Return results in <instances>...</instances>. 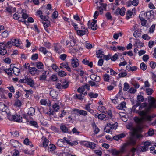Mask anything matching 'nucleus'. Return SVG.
<instances>
[{
    "mask_svg": "<svg viewBox=\"0 0 156 156\" xmlns=\"http://www.w3.org/2000/svg\"><path fill=\"white\" fill-rule=\"evenodd\" d=\"M148 105L147 103L141 104L139 106V110L140 111L139 112V115L143 116V119H146L150 117L147 116V112H149L151 108H156V101L153 97L149 96L148 97Z\"/></svg>",
    "mask_w": 156,
    "mask_h": 156,
    "instance_id": "nucleus-1",
    "label": "nucleus"
},
{
    "mask_svg": "<svg viewBox=\"0 0 156 156\" xmlns=\"http://www.w3.org/2000/svg\"><path fill=\"white\" fill-rule=\"evenodd\" d=\"M118 126L117 123L116 122L113 123L109 122L106 124L104 128V130L107 133L112 134V130H115Z\"/></svg>",
    "mask_w": 156,
    "mask_h": 156,
    "instance_id": "nucleus-2",
    "label": "nucleus"
},
{
    "mask_svg": "<svg viewBox=\"0 0 156 156\" xmlns=\"http://www.w3.org/2000/svg\"><path fill=\"white\" fill-rule=\"evenodd\" d=\"M20 82L22 83H26L31 87H33L35 85L34 80L31 78L25 77L24 79H20Z\"/></svg>",
    "mask_w": 156,
    "mask_h": 156,
    "instance_id": "nucleus-3",
    "label": "nucleus"
},
{
    "mask_svg": "<svg viewBox=\"0 0 156 156\" xmlns=\"http://www.w3.org/2000/svg\"><path fill=\"white\" fill-rule=\"evenodd\" d=\"M80 29L77 32L78 35L80 36H82L85 34H88V29L85 28L84 26L80 25Z\"/></svg>",
    "mask_w": 156,
    "mask_h": 156,
    "instance_id": "nucleus-4",
    "label": "nucleus"
},
{
    "mask_svg": "<svg viewBox=\"0 0 156 156\" xmlns=\"http://www.w3.org/2000/svg\"><path fill=\"white\" fill-rule=\"evenodd\" d=\"M97 20L95 19H93L92 22L89 21L87 24L89 27H90L92 29L94 30H96L98 28V27L97 24Z\"/></svg>",
    "mask_w": 156,
    "mask_h": 156,
    "instance_id": "nucleus-5",
    "label": "nucleus"
},
{
    "mask_svg": "<svg viewBox=\"0 0 156 156\" xmlns=\"http://www.w3.org/2000/svg\"><path fill=\"white\" fill-rule=\"evenodd\" d=\"M148 112H147L146 114H147V116H149L150 117V118H147V119H143V116H142V115H140V118H137V119L136 120V121L138 123H140L143 121L146 120L151 121V120L152 118L154 117L155 116V115H153L151 116H150L149 115Z\"/></svg>",
    "mask_w": 156,
    "mask_h": 156,
    "instance_id": "nucleus-6",
    "label": "nucleus"
},
{
    "mask_svg": "<svg viewBox=\"0 0 156 156\" xmlns=\"http://www.w3.org/2000/svg\"><path fill=\"white\" fill-rule=\"evenodd\" d=\"M29 68V72L32 75H34L35 74L38 75L40 71L37 69L36 68L34 67H30Z\"/></svg>",
    "mask_w": 156,
    "mask_h": 156,
    "instance_id": "nucleus-7",
    "label": "nucleus"
},
{
    "mask_svg": "<svg viewBox=\"0 0 156 156\" xmlns=\"http://www.w3.org/2000/svg\"><path fill=\"white\" fill-rule=\"evenodd\" d=\"M83 145L89 147L91 149H94L95 147V145L96 144L94 143L85 141L83 142Z\"/></svg>",
    "mask_w": 156,
    "mask_h": 156,
    "instance_id": "nucleus-8",
    "label": "nucleus"
},
{
    "mask_svg": "<svg viewBox=\"0 0 156 156\" xmlns=\"http://www.w3.org/2000/svg\"><path fill=\"white\" fill-rule=\"evenodd\" d=\"M0 110L3 112L9 113V110L7 109V106L2 102H0Z\"/></svg>",
    "mask_w": 156,
    "mask_h": 156,
    "instance_id": "nucleus-9",
    "label": "nucleus"
},
{
    "mask_svg": "<svg viewBox=\"0 0 156 156\" xmlns=\"http://www.w3.org/2000/svg\"><path fill=\"white\" fill-rule=\"evenodd\" d=\"M136 143V139L133 137H132L130 138L126 143L127 145H131L134 146Z\"/></svg>",
    "mask_w": 156,
    "mask_h": 156,
    "instance_id": "nucleus-10",
    "label": "nucleus"
},
{
    "mask_svg": "<svg viewBox=\"0 0 156 156\" xmlns=\"http://www.w3.org/2000/svg\"><path fill=\"white\" fill-rule=\"evenodd\" d=\"M71 65L73 68H76L78 66L79 63L78 59L76 58H73L71 59Z\"/></svg>",
    "mask_w": 156,
    "mask_h": 156,
    "instance_id": "nucleus-11",
    "label": "nucleus"
},
{
    "mask_svg": "<svg viewBox=\"0 0 156 156\" xmlns=\"http://www.w3.org/2000/svg\"><path fill=\"white\" fill-rule=\"evenodd\" d=\"M125 9L122 7L121 9L118 8L116 10L115 13L117 14H119L122 16H123L125 14Z\"/></svg>",
    "mask_w": 156,
    "mask_h": 156,
    "instance_id": "nucleus-12",
    "label": "nucleus"
},
{
    "mask_svg": "<svg viewBox=\"0 0 156 156\" xmlns=\"http://www.w3.org/2000/svg\"><path fill=\"white\" fill-rule=\"evenodd\" d=\"M126 134L125 133H122L113 136V139L115 140H118L121 139L125 137Z\"/></svg>",
    "mask_w": 156,
    "mask_h": 156,
    "instance_id": "nucleus-13",
    "label": "nucleus"
},
{
    "mask_svg": "<svg viewBox=\"0 0 156 156\" xmlns=\"http://www.w3.org/2000/svg\"><path fill=\"white\" fill-rule=\"evenodd\" d=\"M10 143L13 147L15 148H18L21 145L17 141L14 140H12L10 141Z\"/></svg>",
    "mask_w": 156,
    "mask_h": 156,
    "instance_id": "nucleus-14",
    "label": "nucleus"
},
{
    "mask_svg": "<svg viewBox=\"0 0 156 156\" xmlns=\"http://www.w3.org/2000/svg\"><path fill=\"white\" fill-rule=\"evenodd\" d=\"M128 129L133 130L132 134L133 135H135L137 132V130L135 128L132 127V124H129L127 126Z\"/></svg>",
    "mask_w": 156,
    "mask_h": 156,
    "instance_id": "nucleus-15",
    "label": "nucleus"
},
{
    "mask_svg": "<svg viewBox=\"0 0 156 156\" xmlns=\"http://www.w3.org/2000/svg\"><path fill=\"white\" fill-rule=\"evenodd\" d=\"M12 70L13 73L16 76H18L20 73V69L16 67L12 66Z\"/></svg>",
    "mask_w": 156,
    "mask_h": 156,
    "instance_id": "nucleus-16",
    "label": "nucleus"
},
{
    "mask_svg": "<svg viewBox=\"0 0 156 156\" xmlns=\"http://www.w3.org/2000/svg\"><path fill=\"white\" fill-rule=\"evenodd\" d=\"M82 62L84 65H87L88 66L91 68L93 66V63L92 62H90L86 58H84L82 61Z\"/></svg>",
    "mask_w": 156,
    "mask_h": 156,
    "instance_id": "nucleus-17",
    "label": "nucleus"
},
{
    "mask_svg": "<svg viewBox=\"0 0 156 156\" xmlns=\"http://www.w3.org/2000/svg\"><path fill=\"white\" fill-rule=\"evenodd\" d=\"M106 4L101 3V5L99 7L98 10H99V14H102L103 13V11L104 10H105L106 6Z\"/></svg>",
    "mask_w": 156,
    "mask_h": 156,
    "instance_id": "nucleus-18",
    "label": "nucleus"
},
{
    "mask_svg": "<svg viewBox=\"0 0 156 156\" xmlns=\"http://www.w3.org/2000/svg\"><path fill=\"white\" fill-rule=\"evenodd\" d=\"M13 65L11 64L10 66L9 69H5L4 72H5L9 76H11L12 73V70Z\"/></svg>",
    "mask_w": 156,
    "mask_h": 156,
    "instance_id": "nucleus-19",
    "label": "nucleus"
},
{
    "mask_svg": "<svg viewBox=\"0 0 156 156\" xmlns=\"http://www.w3.org/2000/svg\"><path fill=\"white\" fill-rule=\"evenodd\" d=\"M137 98L138 100V101H137V103L136 105L137 106H138L140 105V103L139 102H143L144 100V98L143 96L141 95H139L137 96Z\"/></svg>",
    "mask_w": 156,
    "mask_h": 156,
    "instance_id": "nucleus-20",
    "label": "nucleus"
},
{
    "mask_svg": "<svg viewBox=\"0 0 156 156\" xmlns=\"http://www.w3.org/2000/svg\"><path fill=\"white\" fill-rule=\"evenodd\" d=\"M8 113H6L7 115V117L8 118V119L11 121L14 120L18 121V119H16L15 118V117H14V115H11L10 114L9 110Z\"/></svg>",
    "mask_w": 156,
    "mask_h": 156,
    "instance_id": "nucleus-21",
    "label": "nucleus"
},
{
    "mask_svg": "<svg viewBox=\"0 0 156 156\" xmlns=\"http://www.w3.org/2000/svg\"><path fill=\"white\" fill-rule=\"evenodd\" d=\"M60 129L61 131L64 133H66L68 132V129L66 126L63 124H62L60 126Z\"/></svg>",
    "mask_w": 156,
    "mask_h": 156,
    "instance_id": "nucleus-22",
    "label": "nucleus"
},
{
    "mask_svg": "<svg viewBox=\"0 0 156 156\" xmlns=\"http://www.w3.org/2000/svg\"><path fill=\"white\" fill-rule=\"evenodd\" d=\"M133 11H136L135 8L132 9V11L131 10H128L126 12V19L128 20L131 17L132 15L133 14Z\"/></svg>",
    "mask_w": 156,
    "mask_h": 156,
    "instance_id": "nucleus-23",
    "label": "nucleus"
},
{
    "mask_svg": "<svg viewBox=\"0 0 156 156\" xmlns=\"http://www.w3.org/2000/svg\"><path fill=\"white\" fill-rule=\"evenodd\" d=\"M13 45L16 47L19 46L20 44L21 41L18 39H14L12 41Z\"/></svg>",
    "mask_w": 156,
    "mask_h": 156,
    "instance_id": "nucleus-24",
    "label": "nucleus"
},
{
    "mask_svg": "<svg viewBox=\"0 0 156 156\" xmlns=\"http://www.w3.org/2000/svg\"><path fill=\"white\" fill-rule=\"evenodd\" d=\"M35 112V109L33 107H30L28 110L27 114L30 115H34Z\"/></svg>",
    "mask_w": 156,
    "mask_h": 156,
    "instance_id": "nucleus-25",
    "label": "nucleus"
},
{
    "mask_svg": "<svg viewBox=\"0 0 156 156\" xmlns=\"http://www.w3.org/2000/svg\"><path fill=\"white\" fill-rule=\"evenodd\" d=\"M126 103L125 102H122L117 107V108L118 109L122 110L126 107Z\"/></svg>",
    "mask_w": 156,
    "mask_h": 156,
    "instance_id": "nucleus-26",
    "label": "nucleus"
},
{
    "mask_svg": "<svg viewBox=\"0 0 156 156\" xmlns=\"http://www.w3.org/2000/svg\"><path fill=\"white\" fill-rule=\"evenodd\" d=\"M4 90L2 88H0V101L2 99H5L6 98V97L4 94Z\"/></svg>",
    "mask_w": 156,
    "mask_h": 156,
    "instance_id": "nucleus-27",
    "label": "nucleus"
},
{
    "mask_svg": "<svg viewBox=\"0 0 156 156\" xmlns=\"http://www.w3.org/2000/svg\"><path fill=\"white\" fill-rule=\"evenodd\" d=\"M50 94L53 98L57 99L58 96L57 92L54 90L51 91L50 93Z\"/></svg>",
    "mask_w": 156,
    "mask_h": 156,
    "instance_id": "nucleus-28",
    "label": "nucleus"
},
{
    "mask_svg": "<svg viewBox=\"0 0 156 156\" xmlns=\"http://www.w3.org/2000/svg\"><path fill=\"white\" fill-rule=\"evenodd\" d=\"M93 129L94 131L95 134L98 133V127L96 124L94 122H93L91 124Z\"/></svg>",
    "mask_w": 156,
    "mask_h": 156,
    "instance_id": "nucleus-29",
    "label": "nucleus"
},
{
    "mask_svg": "<svg viewBox=\"0 0 156 156\" xmlns=\"http://www.w3.org/2000/svg\"><path fill=\"white\" fill-rule=\"evenodd\" d=\"M55 48L56 52L58 53H62V51H64L62 49L61 47L59 45H56L55 47Z\"/></svg>",
    "mask_w": 156,
    "mask_h": 156,
    "instance_id": "nucleus-30",
    "label": "nucleus"
},
{
    "mask_svg": "<svg viewBox=\"0 0 156 156\" xmlns=\"http://www.w3.org/2000/svg\"><path fill=\"white\" fill-rule=\"evenodd\" d=\"M42 23L44 28L46 30V28L50 25V22L48 20H44L42 22Z\"/></svg>",
    "mask_w": 156,
    "mask_h": 156,
    "instance_id": "nucleus-31",
    "label": "nucleus"
},
{
    "mask_svg": "<svg viewBox=\"0 0 156 156\" xmlns=\"http://www.w3.org/2000/svg\"><path fill=\"white\" fill-rule=\"evenodd\" d=\"M28 15L25 13H23L22 14V20L23 21V22H24V23L27 25H28L26 23L27 22L26 20H25V19H27V18H28Z\"/></svg>",
    "mask_w": 156,
    "mask_h": 156,
    "instance_id": "nucleus-32",
    "label": "nucleus"
},
{
    "mask_svg": "<svg viewBox=\"0 0 156 156\" xmlns=\"http://www.w3.org/2000/svg\"><path fill=\"white\" fill-rule=\"evenodd\" d=\"M65 143L64 141L62 139L59 140L57 142V145L60 147L64 146V143Z\"/></svg>",
    "mask_w": 156,
    "mask_h": 156,
    "instance_id": "nucleus-33",
    "label": "nucleus"
},
{
    "mask_svg": "<svg viewBox=\"0 0 156 156\" xmlns=\"http://www.w3.org/2000/svg\"><path fill=\"white\" fill-rule=\"evenodd\" d=\"M13 17L15 20H18L20 21H23L22 20V18L19 16L18 13H15L13 15Z\"/></svg>",
    "mask_w": 156,
    "mask_h": 156,
    "instance_id": "nucleus-34",
    "label": "nucleus"
},
{
    "mask_svg": "<svg viewBox=\"0 0 156 156\" xmlns=\"http://www.w3.org/2000/svg\"><path fill=\"white\" fill-rule=\"evenodd\" d=\"M62 85L63 89H66L69 86V82L68 81L65 80L62 82Z\"/></svg>",
    "mask_w": 156,
    "mask_h": 156,
    "instance_id": "nucleus-35",
    "label": "nucleus"
},
{
    "mask_svg": "<svg viewBox=\"0 0 156 156\" xmlns=\"http://www.w3.org/2000/svg\"><path fill=\"white\" fill-rule=\"evenodd\" d=\"M23 143L26 145H27L30 146L31 147H33V145L32 144L31 142L27 138H26L24 140Z\"/></svg>",
    "mask_w": 156,
    "mask_h": 156,
    "instance_id": "nucleus-36",
    "label": "nucleus"
},
{
    "mask_svg": "<svg viewBox=\"0 0 156 156\" xmlns=\"http://www.w3.org/2000/svg\"><path fill=\"white\" fill-rule=\"evenodd\" d=\"M104 55V53L103 49H101L98 50V58H102Z\"/></svg>",
    "mask_w": 156,
    "mask_h": 156,
    "instance_id": "nucleus-37",
    "label": "nucleus"
},
{
    "mask_svg": "<svg viewBox=\"0 0 156 156\" xmlns=\"http://www.w3.org/2000/svg\"><path fill=\"white\" fill-rule=\"evenodd\" d=\"M139 2L138 0H133V1H129V3L130 4H132L134 6H137L138 3Z\"/></svg>",
    "mask_w": 156,
    "mask_h": 156,
    "instance_id": "nucleus-38",
    "label": "nucleus"
},
{
    "mask_svg": "<svg viewBox=\"0 0 156 156\" xmlns=\"http://www.w3.org/2000/svg\"><path fill=\"white\" fill-rule=\"evenodd\" d=\"M111 153L112 154V155L116 156L120 153V151L116 150L115 149H112L111 151Z\"/></svg>",
    "mask_w": 156,
    "mask_h": 156,
    "instance_id": "nucleus-39",
    "label": "nucleus"
},
{
    "mask_svg": "<svg viewBox=\"0 0 156 156\" xmlns=\"http://www.w3.org/2000/svg\"><path fill=\"white\" fill-rule=\"evenodd\" d=\"M39 51L44 55L46 54L48 52L46 48L43 47H41L39 48Z\"/></svg>",
    "mask_w": 156,
    "mask_h": 156,
    "instance_id": "nucleus-40",
    "label": "nucleus"
},
{
    "mask_svg": "<svg viewBox=\"0 0 156 156\" xmlns=\"http://www.w3.org/2000/svg\"><path fill=\"white\" fill-rule=\"evenodd\" d=\"M136 47H143L144 45V43L140 41L137 40L135 45Z\"/></svg>",
    "mask_w": 156,
    "mask_h": 156,
    "instance_id": "nucleus-41",
    "label": "nucleus"
},
{
    "mask_svg": "<svg viewBox=\"0 0 156 156\" xmlns=\"http://www.w3.org/2000/svg\"><path fill=\"white\" fill-rule=\"evenodd\" d=\"M47 71H45L42 73L41 76L40 77L39 80H45L46 76V73Z\"/></svg>",
    "mask_w": 156,
    "mask_h": 156,
    "instance_id": "nucleus-42",
    "label": "nucleus"
},
{
    "mask_svg": "<svg viewBox=\"0 0 156 156\" xmlns=\"http://www.w3.org/2000/svg\"><path fill=\"white\" fill-rule=\"evenodd\" d=\"M53 112H57L59 109V106L58 104L55 103L52 106Z\"/></svg>",
    "mask_w": 156,
    "mask_h": 156,
    "instance_id": "nucleus-43",
    "label": "nucleus"
},
{
    "mask_svg": "<svg viewBox=\"0 0 156 156\" xmlns=\"http://www.w3.org/2000/svg\"><path fill=\"white\" fill-rule=\"evenodd\" d=\"M48 142L49 140L46 138H44V141L43 142V146L44 147H47L48 145Z\"/></svg>",
    "mask_w": 156,
    "mask_h": 156,
    "instance_id": "nucleus-44",
    "label": "nucleus"
},
{
    "mask_svg": "<svg viewBox=\"0 0 156 156\" xmlns=\"http://www.w3.org/2000/svg\"><path fill=\"white\" fill-rule=\"evenodd\" d=\"M36 66L39 69H42L44 68L43 64L40 62L36 63Z\"/></svg>",
    "mask_w": 156,
    "mask_h": 156,
    "instance_id": "nucleus-45",
    "label": "nucleus"
},
{
    "mask_svg": "<svg viewBox=\"0 0 156 156\" xmlns=\"http://www.w3.org/2000/svg\"><path fill=\"white\" fill-rule=\"evenodd\" d=\"M14 117L17 120L18 119V121H15L18 122H22V117L20 115H14Z\"/></svg>",
    "mask_w": 156,
    "mask_h": 156,
    "instance_id": "nucleus-46",
    "label": "nucleus"
},
{
    "mask_svg": "<svg viewBox=\"0 0 156 156\" xmlns=\"http://www.w3.org/2000/svg\"><path fill=\"white\" fill-rule=\"evenodd\" d=\"M147 94L148 95H151L153 92V90L151 88H147L145 89Z\"/></svg>",
    "mask_w": 156,
    "mask_h": 156,
    "instance_id": "nucleus-47",
    "label": "nucleus"
},
{
    "mask_svg": "<svg viewBox=\"0 0 156 156\" xmlns=\"http://www.w3.org/2000/svg\"><path fill=\"white\" fill-rule=\"evenodd\" d=\"M106 109L103 105H99L98 106V110L101 112L103 113L105 112Z\"/></svg>",
    "mask_w": 156,
    "mask_h": 156,
    "instance_id": "nucleus-48",
    "label": "nucleus"
},
{
    "mask_svg": "<svg viewBox=\"0 0 156 156\" xmlns=\"http://www.w3.org/2000/svg\"><path fill=\"white\" fill-rule=\"evenodd\" d=\"M106 115L103 114H100L98 115V119L101 120H106Z\"/></svg>",
    "mask_w": 156,
    "mask_h": 156,
    "instance_id": "nucleus-49",
    "label": "nucleus"
},
{
    "mask_svg": "<svg viewBox=\"0 0 156 156\" xmlns=\"http://www.w3.org/2000/svg\"><path fill=\"white\" fill-rule=\"evenodd\" d=\"M88 95L91 98H96L98 96V94H94L93 92H91L89 93Z\"/></svg>",
    "mask_w": 156,
    "mask_h": 156,
    "instance_id": "nucleus-50",
    "label": "nucleus"
},
{
    "mask_svg": "<svg viewBox=\"0 0 156 156\" xmlns=\"http://www.w3.org/2000/svg\"><path fill=\"white\" fill-rule=\"evenodd\" d=\"M78 111V113L81 115L86 116L87 115V112L85 111L80 110V111Z\"/></svg>",
    "mask_w": 156,
    "mask_h": 156,
    "instance_id": "nucleus-51",
    "label": "nucleus"
},
{
    "mask_svg": "<svg viewBox=\"0 0 156 156\" xmlns=\"http://www.w3.org/2000/svg\"><path fill=\"white\" fill-rule=\"evenodd\" d=\"M140 69L143 71L147 69V66L144 62H142L140 65Z\"/></svg>",
    "mask_w": 156,
    "mask_h": 156,
    "instance_id": "nucleus-52",
    "label": "nucleus"
},
{
    "mask_svg": "<svg viewBox=\"0 0 156 156\" xmlns=\"http://www.w3.org/2000/svg\"><path fill=\"white\" fill-rule=\"evenodd\" d=\"M142 38L144 40H149L151 37L147 34H145L142 35Z\"/></svg>",
    "mask_w": 156,
    "mask_h": 156,
    "instance_id": "nucleus-53",
    "label": "nucleus"
},
{
    "mask_svg": "<svg viewBox=\"0 0 156 156\" xmlns=\"http://www.w3.org/2000/svg\"><path fill=\"white\" fill-rule=\"evenodd\" d=\"M13 45L12 41V42L11 41H8L7 43L5 44V47L8 48H10Z\"/></svg>",
    "mask_w": 156,
    "mask_h": 156,
    "instance_id": "nucleus-54",
    "label": "nucleus"
},
{
    "mask_svg": "<svg viewBox=\"0 0 156 156\" xmlns=\"http://www.w3.org/2000/svg\"><path fill=\"white\" fill-rule=\"evenodd\" d=\"M72 25L74 27L75 29V30L76 31L77 33L78 31V30H79V29H80V26H79L78 27V25L74 23H73Z\"/></svg>",
    "mask_w": 156,
    "mask_h": 156,
    "instance_id": "nucleus-55",
    "label": "nucleus"
},
{
    "mask_svg": "<svg viewBox=\"0 0 156 156\" xmlns=\"http://www.w3.org/2000/svg\"><path fill=\"white\" fill-rule=\"evenodd\" d=\"M124 85V86L123 88V90L124 91H126L129 88V85L127 83H125Z\"/></svg>",
    "mask_w": 156,
    "mask_h": 156,
    "instance_id": "nucleus-56",
    "label": "nucleus"
},
{
    "mask_svg": "<svg viewBox=\"0 0 156 156\" xmlns=\"http://www.w3.org/2000/svg\"><path fill=\"white\" fill-rule=\"evenodd\" d=\"M38 58V55L37 53L33 54L31 56V59L32 60L37 59Z\"/></svg>",
    "mask_w": 156,
    "mask_h": 156,
    "instance_id": "nucleus-57",
    "label": "nucleus"
},
{
    "mask_svg": "<svg viewBox=\"0 0 156 156\" xmlns=\"http://www.w3.org/2000/svg\"><path fill=\"white\" fill-rule=\"evenodd\" d=\"M84 91V87L83 86L79 87L77 90V91L80 93H83Z\"/></svg>",
    "mask_w": 156,
    "mask_h": 156,
    "instance_id": "nucleus-58",
    "label": "nucleus"
},
{
    "mask_svg": "<svg viewBox=\"0 0 156 156\" xmlns=\"http://www.w3.org/2000/svg\"><path fill=\"white\" fill-rule=\"evenodd\" d=\"M148 136H152L154 134V130L153 129L151 128L149 129V130L147 133Z\"/></svg>",
    "mask_w": 156,
    "mask_h": 156,
    "instance_id": "nucleus-59",
    "label": "nucleus"
},
{
    "mask_svg": "<svg viewBox=\"0 0 156 156\" xmlns=\"http://www.w3.org/2000/svg\"><path fill=\"white\" fill-rule=\"evenodd\" d=\"M58 74L59 76L62 77L66 76V73L64 71H60L58 72Z\"/></svg>",
    "mask_w": 156,
    "mask_h": 156,
    "instance_id": "nucleus-60",
    "label": "nucleus"
},
{
    "mask_svg": "<svg viewBox=\"0 0 156 156\" xmlns=\"http://www.w3.org/2000/svg\"><path fill=\"white\" fill-rule=\"evenodd\" d=\"M67 63H62L60 64V68L61 69L66 68L68 65Z\"/></svg>",
    "mask_w": 156,
    "mask_h": 156,
    "instance_id": "nucleus-61",
    "label": "nucleus"
},
{
    "mask_svg": "<svg viewBox=\"0 0 156 156\" xmlns=\"http://www.w3.org/2000/svg\"><path fill=\"white\" fill-rule=\"evenodd\" d=\"M58 16V12L57 11H55L54 12L52 15V18L54 19L57 18Z\"/></svg>",
    "mask_w": 156,
    "mask_h": 156,
    "instance_id": "nucleus-62",
    "label": "nucleus"
},
{
    "mask_svg": "<svg viewBox=\"0 0 156 156\" xmlns=\"http://www.w3.org/2000/svg\"><path fill=\"white\" fill-rule=\"evenodd\" d=\"M6 53L7 50L5 48L0 50V54L2 55H5Z\"/></svg>",
    "mask_w": 156,
    "mask_h": 156,
    "instance_id": "nucleus-63",
    "label": "nucleus"
},
{
    "mask_svg": "<svg viewBox=\"0 0 156 156\" xmlns=\"http://www.w3.org/2000/svg\"><path fill=\"white\" fill-rule=\"evenodd\" d=\"M103 78L104 81H108L109 80V76L108 74H105L104 75Z\"/></svg>",
    "mask_w": 156,
    "mask_h": 156,
    "instance_id": "nucleus-64",
    "label": "nucleus"
}]
</instances>
